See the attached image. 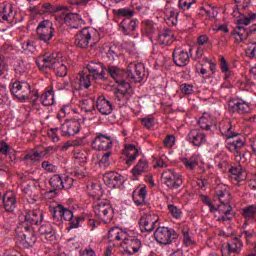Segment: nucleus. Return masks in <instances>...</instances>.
<instances>
[{"label": "nucleus", "instance_id": "57", "mask_svg": "<svg viewBox=\"0 0 256 256\" xmlns=\"http://www.w3.org/2000/svg\"><path fill=\"white\" fill-rule=\"evenodd\" d=\"M220 69L222 73H224L225 79H229L231 77V70H229V64H227L225 57L220 58Z\"/></svg>", "mask_w": 256, "mask_h": 256}, {"label": "nucleus", "instance_id": "2", "mask_svg": "<svg viewBox=\"0 0 256 256\" xmlns=\"http://www.w3.org/2000/svg\"><path fill=\"white\" fill-rule=\"evenodd\" d=\"M36 65L40 71L53 69L57 77L67 76V62L59 52H48L36 58Z\"/></svg>", "mask_w": 256, "mask_h": 256}, {"label": "nucleus", "instance_id": "62", "mask_svg": "<svg viewBox=\"0 0 256 256\" xmlns=\"http://www.w3.org/2000/svg\"><path fill=\"white\" fill-rule=\"evenodd\" d=\"M163 145L166 149H171L175 145V136L167 135L163 140Z\"/></svg>", "mask_w": 256, "mask_h": 256}, {"label": "nucleus", "instance_id": "4", "mask_svg": "<svg viewBox=\"0 0 256 256\" xmlns=\"http://www.w3.org/2000/svg\"><path fill=\"white\" fill-rule=\"evenodd\" d=\"M101 39L99 31L95 28L87 27L80 30L74 37V45L80 49H87L89 45H97Z\"/></svg>", "mask_w": 256, "mask_h": 256}, {"label": "nucleus", "instance_id": "14", "mask_svg": "<svg viewBox=\"0 0 256 256\" xmlns=\"http://www.w3.org/2000/svg\"><path fill=\"white\" fill-rule=\"evenodd\" d=\"M192 55L191 49L188 51L185 48L178 47L174 49L172 59L177 67H186V65H189Z\"/></svg>", "mask_w": 256, "mask_h": 256}, {"label": "nucleus", "instance_id": "34", "mask_svg": "<svg viewBox=\"0 0 256 256\" xmlns=\"http://www.w3.org/2000/svg\"><path fill=\"white\" fill-rule=\"evenodd\" d=\"M241 215L244 221V225L247 227L249 225V222L253 221L256 216V204L248 205L241 210Z\"/></svg>", "mask_w": 256, "mask_h": 256}, {"label": "nucleus", "instance_id": "13", "mask_svg": "<svg viewBox=\"0 0 256 256\" xmlns=\"http://www.w3.org/2000/svg\"><path fill=\"white\" fill-rule=\"evenodd\" d=\"M37 37L39 41L49 43L53 39L55 30L53 29V23L49 20H45L37 27Z\"/></svg>", "mask_w": 256, "mask_h": 256}, {"label": "nucleus", "instance_id": "1", "mask_svg": "<svg viewBox=\"0 0 256 256\" xmlns=\"http://www.w3.org/2000/svg\"><path fill=\"white\" fill-rule=\"evenodd\" d=\"M43 221V212L39 210H30L26 212L24 221L16 230V239L24 249H29L37 243V236L33 225H38Z\"/></svg>", "mask_w": 256, "mask_h": 256}, {"label": "nucleus", "instance_id": "60", "mask_svg": "<svg viewBox=\"0 0 256 256\" xmlns=\"http://www.w3.org/2000/svg\"><path fill=\"white\" fill-rule=\"evenodd\" d=\"M183 243L186 247H191V245H195V240H193V236L189 234V231L183 230Z\"/></svg>", "mask_w": 256, "mask_h": 256}, {"label": "nucleus", "instance_id": "25", "mask_svg": "<svg viewBox=\"0 0 256 256\" xmlns=\"http://www.w3.org/2000/svg\"><path fill=\"white\" fill-rule=\"evenodd\" d=\"M13 19H15V11L13 10V5L3 2L0 3V21L13 23Z\"/></svg>", "mask_w": 256, "mask_h": 256}, {"label": "nucleus", "instance_id": "18", "mask_svg": "<svg viewBox=\"0 0 256 256\" xmlns=\"http://www.w3.org/2000/svg\"><path fill=\"white\" fill-rule=\"evenodd\" d=\"M243 249V241L235 237L221 249L222 256L239 255Z\"/></svg>", "mask_w": 256, "mask_h": 256}, {"label": "nucleus", "instance_id": "47", "mask_svg": "<svg viewBox=\"0 0 256 256\" xmlns=\"http://www.w3.org/2000/svg\"><path fill=\"white\" fill-rule=\"evenodd\" d=\"M93 111H95V103L92 99L83 100L80 104V113H89L93 115Z\"/></svg>", "mask_w": 256, "mask_h": 256}, {"label": "nucleus", "instance_id": "58", "mask_svg": "<svg viewBox=\"0 0 256 256\" xmlns=\"http://www.w3.org/2000/svg\"><path fill=\"white\" fill-rule=\"evenodd\" d=\"M22 49L24 53H35L37 51V47L35 46V42L31 40H27L22 43Z\"/></svg>", "mask_w": 256, "mask_h": 256}, {"label": "nucleus", "instance_id": "24", "mask_svg": "<svg viewBox=\"0 0 256 256\" xmlns=\"http://www.w3.org/2000/svg\"><path fill=\"white\" fill-rule=\"evenodd\" d=\"M228 108L229 111H232V113H239L240 115L251 113V105L240 100H230L228 103Z\"/></svg>", "mask_w": 256, "mask_h": 256}, {"label": "nucleus", "instance_id": "7", "mask_svg": "<svg viewBox=\"0 0 256 256\" xmlns=\"http://www.w3.org/2000/svg\"><path fill=\"white\" fill-rule=\"evenodd\" d=\"M256 13L250 12L246 16L241 17L237 20L238 27L234 30V41L235 43H243L249 37L248 30L243 25H249L252 21H255Z\"/></svg>", "mask_w": 256, "mask_h": 256}, {"label": "nucleus", "instance_id": "31", "mask_svg": "<svg viewBox=\"0 0 256 256\" xmlns=\"http://www.w3.org/2000/svg\"><path fill=\"white\" fill-rule=\"evenodd\" d=\"M96 103V107L102 115H111L113 112V104L104 96H99Z\"/></svg>", "mask_w": 256, "mask_h": 256}, {"label": "nucleus", "instance_id": "41", "mask_svg": "<svg viewBox=\"0 0 256 256\" xmlns=\"http://www.w3.org/2000/svg\"><path fill=\"white\" fill-rule=\"evenodd\" d=\"M229 173L231 175V180L233 181V183H241V181H243V166L241 165H236V166H232L229 169Z\"/></svg>", "mask_w": 256, "mask_h": 256}, {"label": "nucleus", "instance_id": "23", "mask_svg": "<svg viewBox=\"0 0 256 256\" xmlns=\"http://www.w3.org/2000/svg\"><path fill=\"white\" fill-rule=\"evenodd\" d=\"M121 247H123L124 252L127 255H134V253H138L139 249H141V240L137 238H125L123 243H120Z\"/></svg>", "mask_w": 256, "mask_h": 256}, {"label": "nucleus", "instance_id": "8", "mask_svg": "<svg viewBox=\"0 0 256 256\" xmlns=\"http://www.w3.org/2000/svg\"><path fill=\"white\" fill-rule=\"evenodd\" d=\"M133 95V89H131V83L121 80L118 84V88L114 91V99L119 107H125L129 103Z\"/></svg>", "mask_w": 256, "mask_h": 256}, {"label": "nucleus", "instance_id": "45", "mask_svg": "<svg viewBox=\"0 0 256 256\" xmlns=\"http://www.w3.org/2000/svg\"><path fill=\"white\" fill-rule=\"evenodd\" d=\"M198 125L200 129L209 131L211 129V125H213V122L211 121V115H209V113H204L202 117L199 118Z\"/></svg>", "mask_w": 256, "mask_h": 256}, {"label": "nucleus", "instance_id": "48", "mask_svg": "<svg viewBox=\"0 0 256 256\" xmlns=\"http://www.w3.org/2000/svg\"><path fill=\"white\" fill-rule=\"evenodd\" d=\"M76 165H85L87 163V152L76 150L73 155Z\"/></svg>", "mask_w": 256, "mask_h": 256}, {"label": "nucleus", "instance_id": "10", "mask_svg": "<svg viewBox=\"0 0 256 256\" xmlns=\"http://www.w3.org/2000/svg\"><path fill=\"white\" fill-rule=\"evenodd\" d=\"M126 77L130 83H141L145 77V65L143 63L130 62L127 67Z\"/></svg>", "mask_w": 256, "mask_h": 256}, {"label": "nucleus", "instance_id": "49", "mask_svg": "<svg viewBox=\"0 0 256 256\" xmlns=\"http://www.w3.org/2000/svg\"><path fill=\"white\" fill-rule=\"evenodd\" d=\"M182 163L186 169L189 171H193L199 165V159L196 156H192L190 158H184Z\"/></svg>", "mask_w": 256, "mask_h": 256}, {"label": "nucleus", "instance_id": "20", "mask_svg": "<svg viewBox=\"0 0 256 256\" xmlns=\"http://www.w3.org/2000/svg\"><path fill=\"white\" fill-rule=\"evenodd\" d=\"M88 75L94 79V81H99L105 79V67L100 62H89L86 66Z\"/></svg>", "mask_w": 256, "mask_h": 256}, {"label": "nucleus", "instance_id": "3", "mask_svg": "<svg viewBox=\"0 0 256 256\" xmlns=\"http://www.w3.org/2000/svg\"><path fill=\"white\" fill-rule=\"evenodd\" d=\"M215 200L219 201L220 204L217 206V212L219 213L218 221H231L235 217V212L233 211V206L231 201V192L227 190L224 185L218 184L215 187Z\"/></svg>", "mask_w": 256, "mask_h": 256}, {"label": "nucleus", "instance_id": "42", "mask_svg": "<svg viewBox=\"0 0 256 256\" xmlns=\"http://www.w3.org/2000/svg\"><path fill=\"white\" fill-rule=\"evenodd\" d=\"M105 71V75L106 73H108L109 76L112 77V79H114V81H116V83H118V85H120L121 81H124L123 79H121V76L123 75V70L119 69L116 66H109L108 68H104Z\"/></svg>", "mask_w": 256, "mask_h": 256}, {"label": "nucleus", "instance_id": "54", "mask_svg": "<svg viewBox=\"0 0 256 256\" xmlns=\"http://www.w3.org/2000/svg\"><path fill=\"white\" fill-rule=\"evenodd\" d=\"M40 159H41V153H39L38 151L28 153L24 156V160L30 164L37 163L40 161Z\"/></svg>", "mask_w": 256, "mask_h": 256}, {"label": "nucleus", "instance_id": "33", "mask_svg": "<svg viewBox=\"0 0 256 256\" xmlns=\"http://www.w3.org/2000/svg\"><path fill=\"white\" fill-rule=\"evenodd\" d=\"M130 7L136 13H147L149 9H151V4H149V0H132Z\"/></svg>", "mask_w": 256, "mask_h": 256}, {"label": "nucleus", "instance_id": "56", "mask_svg": "<svg viewBox=\"0 0 256 256\" xmlns=\"http://www.w3.org/2000/svg\"><path fill=\"white\" fill-rule=\"evenodd\" d=\"M168 211L173 219H181V217H183V211H181V208L173 204L168 205Z\"/></svg>", "mask_w": 256, "mask_h": 256}, {"label": "nucleus", "instance_id": "53", "mask_svg": "<svg viewBox=\"0 0 256 256\" xmlns=\"http://www.w3.org/2000/svg\"><path fill=\"white\" fill-rule=\"evenodd\" d=\"M115 15L117 17H126V19H131L135 15V11L129 8H120L118 10H114Z\"/></svg>", "mask_w": 256, "mask_h": 256}, {"label": "nucleus", "instance_id": "51", "mask_svg": "<svg viewBox=\"0 0 256 256\" xmlns=\"http://www.w3.org/2000/svg\"><path fill=\"white\" fill-rule=\"evenodd\" d=\"M50 185L56 191L63 189V177L59 174H56L50 178Z\"/></svg>", "mask_w": 256, "mask_h": 256}, {"label": "nucleus", "instance_id": "43", "mask_svg": "<svg viewBox=\"0 0 256 256\" xmlns=\"http://www.w3.org/2000/svg\"><path fill=\"white\" fill-rule=\"evenodd\" d=\"M105 53H106L109 61H111V62L117 61V59H119L123 55L121 48H119L116 45H112V46L108 47L106 49Z\"/></svg>", "mask_w": 256, "mask_h": 256}, {"label": "nucleus", "instance_id": "26", "mask_svg": "<svg viewBox=\"0 0 256 256\" xmlns=\"http://www.w3.org/2000/svg\"><path fill=\"white\" fill-rule=\"evenodd\" d=\"M187 141L195 147H201L207 143V136L199 130H191L187 135Z\"/></svg>", "mask_w": 256, "mask_h": 256}, {"label": "nucleus", "instance_id": "6", "mask_svg": "<svg viewBox=\"0 0 256 256\" xmlns=\"http://www.w3.org/2000/svg\"><path fill=\"white\" fill-rule=\"evenodd\" d=\"M93 211L98 219H101L105 223L113 219V206L111 202L107 199L98 198L93 203Z\"/></svg>", "mask_w": 256, "mask_h": 256}, {"label": "nucleus", "instance_id": "46", "mask_svg": "<svg viewBox=\"0 0 256 256\" xmlns=\"http://www.w3.org/2000/svg\"><path fill=\"white\" fill-rule=\"evenodd\" d=\"M62 9H63V6H55L49 2H45L44 4H42V7L40 9V14L47 15L51 13H57V11H61Z\"/></svg>", "mask_w": 256, "mask_h": 256}, {"label": "nucleus", "instance_id": "5", "mask_svg": "<svg viewBox=\"0 0 256 256\" xmlns=\"http://www.w3.org/2000/svg\"><path fill=\"white\" fill-rule=\"evenodd\" d=\"M10 91L18 101H27V99H31L33 103H37V100L39 99L37 91L31 92V85L26 81L14 82Z\"/></svg>", "mask_w": 256, "mask_h": 256}, {"label": "nucleus", "instance_id": "59", "mask_svg": "<svg viewBox=\"0 0 256 256\" xmlns=\"http://www.w3.org/2000/svg\"><path fill=\"white\" fill-rule=\"evenodd\" d=\"M47 136L50 138V140L53 143H57L60 141V137H59V128H50L47 131Z\"/></svg>", "mask_w": 256, "mask_h": 256}, {"label": "nucleus", "instance_id": "12", "mask_svg": "<svg viewBox=\"0 0 256 256\" xmlns=\"http://www.w3.org/2000/svg\"><path fill=\"white\" fill-rule=\"evenodd\" d=\"M60 23H65L70 29H79V27H83L85 25V22L83 21V18L79 14L76 13H61L56 17Z\"/></svg>", "mask_w": 256, "mask_h": 256}, {"label": "nucleus", "instance_id": "32", "mask_svg": "<svg viewBox=\"0 0 256 256\" xmlns=\"http://www.w3.org/2000/svg\"><path fill=\"white\" fill-rule=\"evenodd\" d=\"M135 29H137V20H131V18L123 19L119 25V30L123 35H131Z\"/></svg>", "mask_w": 256, "mask_h": 256}, {"label": "nucleus", "instance_id": "9", "mask_svg": "<svg viewBox=\"0 0 256 256\" xmlns=\"http://www.w3.org/2000/svg\"><path fill=\"white\" fill-rule=\"evenodd\" d=\"M154 238L160 245H171L177 239V232L173 228L158 227L154 232Z\"/></svg>", "mask_w": 256, "mask_h": 256}, {"label": "nucleus", "instance_id": "37", "mask_svg": "<svg viewBox=\"0 0 256 256\" xmlns=\"http://www.w3.org/2000/svg\"><path fill=\"white\" fill-rule=\"evenodd\" d=\"M39 234L45 237L47 241L53 242L55 241V230L51 224L46 223L39 227Z\"/></svg>", "mask_w": 256, "mask_h": 256}, {"label": "nucleus", "instance_id": "50", "mask_svg": "<svg viewBox=\"0 0 256 256\" xmlns=\"http://www.w3.org/2000/svg\"><path fill=\"white\" fill-rule=\"evenodd\" d=\"M70 113H79V110L73 108L71 105H65L62 107V109L59 110L57 114V119H64L67 115H70Z\"/></svg>", "mask_w": 256, "mask_h": 256}, {"label": "nucleus", "instance_id": "27", "mask_svg": "<svg viewBox=\"0 0 256 256\" xmlns=\"http://www.w3.org/2000/svg\"><path fill=\"white\" fill-rule=\"evenodd\" d=\"M3 207L8 213H13L17 207V197L12 191H8L2 198Z\"/></svg>", "mask_w": 256, "mask_h": 256}, {"label": "nucleus", "instance_id": "29", "mask_svg": "<svg viewBox=\"0 0 256 256\" xmlns=\"http://www.w3.org/2000/svg\"><path fill=\"white\" fill-rule=\"evenodd\" d=\"M245 146V137H239V136H235L234 138L228 139V142L226 144V148L228 149V151H230V153H239V151H241V149H243V147Z\"/></svg>", "mask_w": 256, "mask_h": 256}, {"label": "nucleus", "instance_id": "39", "mask_svg": "<svg viewBox=\"0 0 256 256\" xmlns=\"http://www.w3.org/2000/svg\"><path fill=\"white\" fill-rule=\"evenodd\" d=\"M77 89H89L91 87V74L87 71H83L77 76Z\"/></svg>", "mask_w": 256, "mask_h": 256}, {"label": "nucleus", "instance_id": "55", "mask_svg": "<svg viewBox=\"0 0 256 256\" xmlns=\"http://www.w3.org/2000/svg\"><path fill=\"white\" fill-rule=\"evenodd\" d=\"M250 153L249 152H237L234 155V159L236 161V163H238V165H241V167H243V165H245V163L248 161V157H250Z\"/></svg>", "mask_w": 256, "mask_h": 256}, {"label": "nucleus", "instance_id": "15", "mask_svg": "<svg viewBox=\"0 0 256 256\" xmlns=\"http://www.w3.org/2000/svg\"><path fill=\"white\" fill-rule=\"evenodd\" d=\"M157 223H159V215L155 213H145L139 220L141 231H146L147 233L154 231Z\"/></svg>", "mask_w": 256, "mask_h": 256}, {"label": "nucleus", "instance_id": "19", "mask_svg": "<svg viewBox=\"0 0 256 256\" xmlns=\"http://www.w3.org/2000/svg\"><path fill=\"white\" fill-rule=\"evenodd\" d=\"M164 20L169 27H175L179 23V11L170 2L164 8Z\"/></svg>", "mask_w": 256, "mask_h": 256}, {"label": "nucleus", "instance_id": "40", "mask_svg": "<svg viewBox=\"0 0 256 256\" xmlns=\"http://www.w3.org/2000/svg\"><path fill=\"white\" fill-rule=\"evenodd\" d=\"M132 199L135 205H145V199H147V188L141 187L138 190H135L132 194Z\"/></svg>", "mask_w": 256, "mask_h": 256}, {"label": "nucleus", "instance_id": "52", "mask_svg": "<svg viewBox=\"0 0 256 256\" xmlns=\"http://www.w3.org/2000/svg\"><path fill=\"white\" fill-rule=\"evenodd\" d=\"M88 189L90 191L91 197L93 199H101V196L103 195V190L101 189V185L99 184H92L88 186Z\"/></svg>", "mask_w": 256, "mask_h": 256}, {"label": "nucleus", "instance_id": "61", "mask_svg": "<svg viewBox=\"0 0 256 256\" xmlns=\"http://www.w3.org/2000/svg\"><path fill=\"white\" fill-rule=\"evenodd\" d=\"M180 91L183 93V95H193V93H195L193 85L187 83L180 85Z\"/></svg>", "mask_w": 256, "mask_h": 256}, {"label": "nucleus", "instance_id": "30", "mask_svg": "<svg viewBox=\"0 0 256 256\" xmlns=\"http://www.w3.org/2000/svg\"><path fill=\"white\" fill-rule=\"evenodd\" d=\"M123 155L126 157V165H133V161L139 157V149L133 144H126L123 149Z\"/></svg>", "mask_w": 256, "mask_h": 256}, {"label": "nucleus", "instance_id": "63", "mask_svg": "<svg viewBox=\"0 0 256 256\" xmlns=\"http://www.w3.org/2000/svg\"><path fill=\"white\" fill-rule=\"evenodd\" d=\"M42 169H44V171H47V173H55L57 171V166L54 164H51V162L49 161H43Z\"/></svg>", "mask_w": 256, "mask_h": 256}, {"label": "nucleus", "instance_id": "21", "mask_svg": "<svg viewBox=\"0 0 256 256\" xmlns=\"http://www.w3.org/2000/svg\"><path fill=\"white\" fill-rule=\"evenodd\" d=\"M50 213L56 221H59V219H64V221H73V211L65 208L61 204L56 207H50Z\"/></svg>", "mask_w": 256, "mask_h": 256}, {"label": "nucleus", "instance_id": "38", "mask_svg": "<svg viewBox=\"0 0 256 256\" xmlns=\"http://www.w3.org/2000/svg\"><path fill=\"white\" fill-rule=\"evenodd\" d=\"M175 41V34L171 30H163L158 34V43L160 45H172Z\"/></svg>", "mask_w": 256, "mask_h": 256}, {"label": "nucleus", "instance_id": "64", "mask_svg": "<svg viewBox=\"0 0 256 256\" xmlns=\"http://www.w3.org/2000/svg\"><path fill=\"white\" fill-rule=\"evenodd\" d=\"M246 55L249 57V59H255L256 43L249 44L248 48L246 49Z\"/></svg>", "mask_w": 256, "mask_h": 256}, {"label": "nucleus", "instance_id": "44", "mask_svg": "<svg viewBox=\"0 0 256 256\" xmlns=\"http://www.w3.org/2000/svg\"><path fill=\"white\" fill-rule=\"evenodd\" d=\"M149 169V163L146 159H140L135 167L132 169L133 177H139V175L145 173Z\"/></svg>", "mask_w": 256, "mask_h": 256}, {"label": "nucleus", "instance_id": "11", "mask_svg": "<svg viewBox=\"0 0 256 256\" xmlns=\"http://www.w3.org/2000/svg\"><path fill=\"white\" fill-rule=\"evenodd\" d=\"M162 181L169 189H179L183 185V176L175 170L167 169L162 172Z\"/></svg>", "mask_w": 256, "mask_h": 256}, {"label": "nucleus", "instance_id": "36", "mask_svg": "<svg viewBox=\"0 0 256 256\" xmlns=\"http://www.w3.org/2000/svg\"><path fill=\"white\" fill-rule=\"evenodd\" d=\"M42 105L44 107H49L54 105L55 103V90H53V86H49L46 88V91L41 96Z\"/></svg>", "mask_w": 256, "mask_h": 256}, {"label": "nucleus", "instance_id": "22", "mask_svg": "<svg viewBox=\"0 0 256 256\" xmlns=\"http://www.w3.org/2000/svg\"><path fill=\"white\" fill-rule=\"evenodd\" d=\"M103 181L111 189H117L123 185V177L117 172H106L103 175Z\"/></svg>", "mask_w": 256, "mask_h": 256}, {"label": "nucleus", "instance_id": "28", "mask_svg": "<svg viewBox=\"0 0 256 256\" xmlns=\"http://www.w3.org/2000/svg\"><path fill=\"white\" fill-rule=\"evenodd\" d=\"M219 130L223 137H225L226 140L233 139L234 137H237V133L235 132V128L231 124L229 120H223L219 124Z\"/></svg>", "mask_w": 256, "mask_h": 256}, {"label": "nucleus", "instance_id": "17", "mask_svg": "<svg viewBox=\"0 0 256 256\" xmlns=\"http://www.w3.org/2000/svg\"><path fill=\"white\" fill-rule=\"evenodd\" d=\"M60 131L63 137H73L81 131V123L75 119H67L61 124Z\"/></svg>", "mask_w": 256, "mask_h": 256}, {"label": "nucleus", "instance_id": "16", "mask_svg": "<svg viewBox=\"0 0 256 256\" xmlns=\"http://www.w3.org/2000/svg\"><path fill=\"white\" fill-rule=\"evenodd\" d=\"M113 148V139L111 136L104 134H96L92 141V149L95 151H109Z\"/></svg>", "mask_w": 256, "mask_h": 256}, {"label": "nucleus", "instance_id": "35", "mask_svg": "<svg viewBox=\"0 0 256 256\" xmlns=\"http://www.w3.org/2000/svg\"><path fill=\"white\" fill-rule=\"evenodd\" d=\"M127 234L121 230L119 227L111 228L108 231V239L111 243H115L117 241H125Z\"/></svg>", "mask_w": 256, "mask_h": 256}]
</instances>
